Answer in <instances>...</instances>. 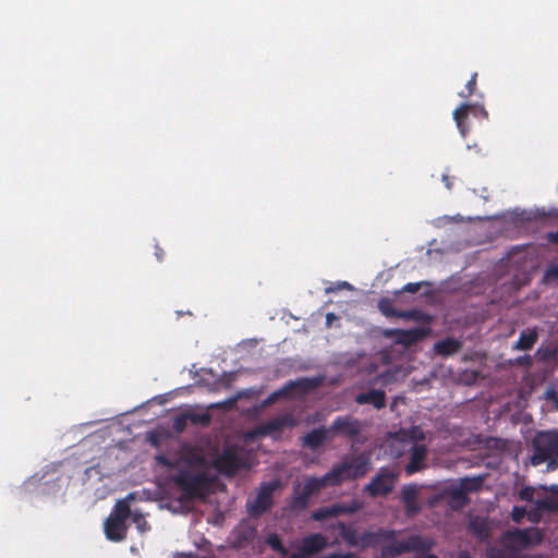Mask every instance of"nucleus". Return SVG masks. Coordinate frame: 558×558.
Returning a JSON list of instances; mask_svg holds the SVG:
<instances>
[{"mask_svg":"<svg viewBox=\"0 0 558 558\" xmlns=\"http://www.w3.org/2000/svg\"><path fill=\"white\" fill-rule=\"evenodd\" d=\"M399 531L379 527L376 531H365L361 535V548H375L381 546V556L385 558L399 557L405 553H428L434 542L429 537L410 535L403 541H395Z\"/></svg>","mask_w":558,"mask_h":558,"instance_id":"1","label":"nucleus"},{"mask_svg":"<svg viewBox=\"0 0 558 558\" xmlns=\"http://www.w3.org/2000/svg\"><path fill=\"white\" fill-rule=\"evenodd\" d=\"M371 468V456L367 452H361L351 458H345L341 463L336 464L330 470V475L335 483L340 485L344 481L362 478Z\"/></svg>","mask_w":558,"mask_h":558,"instance_id":"2","label":"nucleus"},{"mask_svg":"<svg viewBox=\"0 0 558 558\" xmlns=\"http://www.w3.org/2000/svg\"><path fill=\"white\" fill-rule=\"evenodd\" d=\"M210 465L218 473L228 477L234 476L241 470L251 466L246 453L234 445L223 447L221 453L211 461Z\"/></svg>","mask_w":558,"mask_h":558,"instance_id":"3","label":"nucleus"},{"mask_svg":"<svg viewBox=\"0 0 558 558\" xmlns=\"http://www.w3.org/2000/svg\"><path fill=\"white\" fill-rule=\"evenodd\" d=\"M532 464L558 463V430L541 432L533 440Z\"/></svg>","mask_w":558,"mask_h":558,"instance_id":"4","label":"nucleus"},{"mask_svg":"<svg viewBox=\"0 0 558 558\" xmlns=\"http://www.w3.org/2000/svg\"><path fill=\"white\" fill-rule=\"evenodd\" d=\"M173 482L190 498L202 496L209 485L205 473L193 474L189 470L179 471L173 476Z\"/></svg>","mask_w":558,"mask_h":558,"instance_id":"5","label":"nucleus"},{"mask_svg":"<svg viewBox=\"0 0 558 558\" xmlns=\"http://www.w3.org/2000/svg\"><path fill=\"white\" fill-rule=\"evenodd\" d=\"M399 473L397 471L383 466L364 487V492L372 498L387 496L395 489Z\"/></svg>","mask_w":558,"mask_h":558,"instance_id":"6","label":"nucleus"},{"mask_svg":"<svg viewBox=\"0 0 558 558\" xmlns=\"http://www.w3.org/2000/svg\"><path fill=\"white\" fill-rule=\"evenodd\" d=\"M281 488V482L274 480L263 483L253 501H248L246 507L252 517H259L269 511L274 506V493Z\"/></svg>","mask_w":558,"mask_h":558,"instance_id":"7","label":"nucleus"},{"mask_svg":"<svg viewBox=\"0 0 558 558\" xmlns=\"http://www.w3.org/2000/svg\"><path fill=\"white\" fill-rule=\"evenodd\" d=\"M363 505L353 499L350 502H336L330 506L320 507L312 512L311 518L314 521H323L328 518H336L343 514H353L357 512Z\"/></svg>","mask_w":558,"mask_h":558,"instance_id":"8","label":"nucleus"},{"mask_svg":"<svg viewBox=\"0 0 558 558\" xmlns=\"http://www.w3.org/2000/svg\"><path fill=\"white\" fill-rule=\"evenodd\" d=\"M472 114L475 118L488 119V113L483 106L473 104H462L453 111V119L457 128L463 137L466 136L470 125L469 117Z\"/></svg>","mask_w":558,"mask_h":558,"instance_id":"9","label":"nucleus"},{"mask_svg":"<svg viewBox=\"0 0 558 558\" xmlns=\"http://www.w3.org/2000/svg\"><path fill=\"white\" fill-rule=\"evenodd\" d=\"M509 530L504 532L498 544L488 550L489 558H521L523 549L514 538H508Z\"/></svg>","mask_w":558,"mask_h":558,"instance_id":"10","label":"nucleus"},{"mask_svg":"<svg viewBox=\"0 0 558 558\" xmlns=\"http://www.w3.org/2000/svg\"><path fill=\"white\" fill-rule=\"evenodd\" d=\"M508 538H514L523 549H526L539 545L544 535L538 527L513 529L509 530Z\"/></svg>","mask_w":558,"mask_h":558,"instance_id":"11","label":"nucleus"},{"mask_svg":"<svg viewBox=\"0 0 558 558\" xmlns=\"http://www.w3.org/2000/svg\"><path fill=\"white\" fill-rule=\"evenodd\" d=\"M387 338H392L398 344L410 347L418 342L426 336V331L422 328L403 329H387L384 331Z\"/></svg>","mask_w":558,"mask_h":558,"instance_id":"12","label":"nucleus"},{"mask_svg":"<svg viewBox=\"0 0 558 558\" xmlns=\"http://www.w3.org/2000/svg\"><path fill=\"white\" fill-rule=\"evenodd\" d=\"M256 535V526L248 521H242L232 530L230 538L234 547L242 548L251 544Z\"/></svg>","mask_w":558,"mask_h":558,"instance_id":"13","label":"nucleus"},{"mask_svg":"<svg viewBox=\"0 0 558 558\" xmlns=\"http://www.w3.org/2000/svg\"><path fill=\"white\" fill-rule=\"evenodd\" d=\"M294 425V417L291 414L287 413L283 415L272 417L271 420L260 424L256 428L255 434L259 436H268L274 433L281 432L286 427H293Z\"/></svg>","mask_w":558,"mask_h":558,"instance_id":"14","label":"nucleus"},{"mask_svg":"<svg viewBox=\"0 0 558 558\" xmlns=\"http://www.w3.org/2000/svg\"><path fill=\"white\" fill-rule=\"evenodd\" d=\"M328 546V538L322 533H313L305 536L299 548L303 557H313Z\"/></svg>","mask_w":558,"mask_h":558,"instance_id":"15","label":"nucleus"},{"mask_svg":"<svg viewBox=\"0 0 558 558\" xmlns=\"http://www.w3.org/2000/svg\"><path fill=\"white\" fill-rule=\"evenodd\" d=\"M427 458V448L425 445L414 444L410 449V461L405 465V473L408 475H413L422 470H424Z\"/></svg>","mask_w":558,"mask_h":558,"instance_id":"16","label":"nucleus"},{"mask_svg":"<svg viewBox=\"0 0 558 558\" xmlns=\"http://www.w3.org/2000/svg\"><path fill=\"white\" fill-rule=\"evenodd\" d=\"M361 423L351 416H338L329 427L330 432H338L349 437H355L361 432Z\"/></svg>","mask_w":558,"mask_h":558,"instance_id":"17","label":"nucleus"},{"mask_svg":"<svg viewBox=\"0 0 558 558\" xmlns=\"http://www.w3.org/2000/svg\"><path fill=\"white\" fill-rule=\"evenodd\" d=\"M105 533L108 539L121 542L126 537V521L109 515L105 521Z\"/></svg>","mask_w":558,"mask_h":558,"instance_id":"18","label":"nucleus"},{"mask_svg":"<svg viewBox=\"0 0 558 558\" xmlns=\"http://www.w3.org/2000/svg\"><path fill=\"white\" fill-rule=\"evenodd\" d=\"M326 486H337V484L335 483V478L332 477V475H330V471L327 472L322 477H307L304 482L302 490L310 497H312L313 495L319 493Z\"/></svg>","mask_w":558,"mask_h":558,"instance_id":"19","label":"nucleus"},{"mask_svg":"<svg viewBox=\"0 0 558 558\" xmlns=\"http://www.w3.org/2000/svg\"><path fill=\"white\" fill-rule=\"evenodd\" d=\"M417 494L418 490L414 484L405 485L401 490V501L408 515L416 514L421 510V506L416 500Z\"/></svg>","mask_w":558,"mask_h":558,"instance_id":"20","label":"nucleus"},{"mask_svg":"<svg viewBox=\"0 0 558 558\" xmlns=\"http://www.w3.org/2000/svg\"><path fill=\"white\" fill-rule=\"evenodd\" d=\"M359 404H372L375 409L380 410L386 407V393L379 389H372L367 392L359 393L355 397Z\"/></svg>","mask_w":558,"mask_h":558,"instance_id":"21","label":"nucleus"},{"mask_svg":"<svg viewBox=\"0 0 558 558\" xmlns=\"http://www.w3.org/2000/svg\"><path fill=\"white\" fill-rule=\"evenodd\" d=\"M328 432H329V429H327L325 427H318V428L312 429L310 433H307L306 435L303 436L302 446L310 448L313 451L317 450L319 447H322L326 442Z\"/></svg>","mask_w":558,"mask_h":558,"instance_id":"22","label":"nucleus"},{"mask_svg":"<svg viewBox=\"0 0 558 558\" xmlns=\"http://www.w3.org/2000/svg\"><path fill=\"white\" fill-rule=\"evenodd\" d=\"M333 527L339 531L341 538L349 547H360L361 536H357V531L353 524L338 521Z\"/></svg>","mask_w":558,"mask_h":558,"instance_id":"23","label":"nucleus"},{"mask_svg":"<svg viewBox=\"0 0 558 558\" xmlns=\"http://www.w3.org/2000/svg\"><path fill=\"white\" fill-rule=\"evenodd\" d=\"M462 348V342L454 338H446L435 342L434 352L440 356H451Z\"/></svg>","mask_w":558,"mask_h":558,"instance_id":"24","label":"nucleus"},{"mask_svg":"<svg viewBox=\"0 0 558 558\" xmlns=\"http://www.w3.org/2000/svg\"><path fill=\"white\" fill-rule=\"evenodd\" d=\"M538 340V332L536 328L524 329L513 344L512 349L517 351H529L531 350Z\"/></svg>","mask_w":558,"mask_h":558,"instance_id":"25","label":"nucleus"},{"mask_svg":"<svg viewBox=\"0 0 558 558\" xmlns=\"http://www.w3.org/2000/svg\"><path fill=\"white\" fill-rule=\"evenodd\" d=\"M134 499L133 494H129L126 498L119 500L112 512L110 513L111 517H114L117 519H121L123 521H128L132 517L134 512H132L130 507V500Z\"/></svg>","mask_w":558,"mask_h":558,"instance_id":"26","label":"nucleus"},{"mask_svg":"<svg viewBox=\"0 0 558 558\" xmlns=\"http://www.w3.org/2000/svg\"><path fill=\"white\" fill-rule=\"evenodd\" d=\"M470 531L481 541H488L490 537V529L483 519L475 518L470 521Z\"/></svg>","mask_w":558,"mask_h":558,"instance_id":"27","label":"nucleus"},{"mask_svg":"<svg viewBox=\"0 0 558 558\" xmlns=\"http://www.w3.org/2000/svg\"><path fill=\"white\" fill-rule=\"evenodd\" d=\"M310 496L305 494L302 489H300V486L296 485L293 490V496L290 500V509L292 511H302L307 508Z\"/></svg>","mask_w":558,"mask_h":558,"instance_id":"28","label":"nucleus"},{"mask_svg":"<svg viewBox=\"0 0 558 558\" xmlns=\"http://www.w3.org/2000/svg\"><path fill=\"white\" fill-rule=\"evenodd\" d=\"M448 496L454 508H461L469 504L468 494L460 486L449 489Z\"/></svg>","mask_w":558,"mask_h":558,"instance_id":"29","label":"nucleus"},{"mask_svg":"<svg viewBox=\"0 0 558 558\" xmlns=\"http://www.w3.org/2000/svg\"><path fill=\"white\" fill-rule=\"evenodd\" d=\"M378 308L386 317H404L405 316L404 313L395 308L392 301L388 298H383L379 300Z\"/></svg>","mask_w":558,"mask_h":558,"instance_id":"30","label":"nucleus"},{"mask_svg":"<svg viewBox=\"0 0 558 558\" xmlns=\"http://www.w3.org/2000/svg\"><path fill=\"white\" fill-rule=\"evenodd\" d=\"M483 485V477H464L460 482V487L466 493H474L481 489Z\"/></svg>","mask_w":558,"mask_h":558,"instance_id":"31","label":"nucleus"},{"mask_svg":"<svg viewBox=\"0 0 558 558\" xmlns=\"http://www.w3.org/2000/svg\"><path fill=\"white\" fill-rule=\"evenodd\" d=\"M538 510L554 512L558 510V501L553 497H545L534 501Z\"/></svg>","mask_w":558,"mask_h":558,"instance_id":"32","label":"nucleus"},{"mask_svg":"<svg viewBox=\"0 0 558 558\" xmlns=\"http://www.w3.org/2000/svg\"><path fill=\"white\" fill-rule=\"evenodd\" d=\"M268 545L277 553L286 556L288 554L287 548L283 546L282 541L276 534L270 535L267 539Z\"/></svg>","mask_w":558,"mask_h":558,"instance_id":"33","label":"nucleus"},{"mask_svg":"<svg viewBox=\"0 0 558 558\" xmlns=\"http://www.w3.org/2000/svg\"><path fill=\"white\" fill-rule=\"evenodd\" d=\"M132 521L134 522V524L136 525L137 530L142 533L148 531L150 529L148 522L146 521L145 517L143 513H140V512H134L132 514Z\"/></svg>","mask_w":558,"mask_h":558,"instance_id":"34","label":"nucleus"},{"mask_svg":"<svg viewBox=\"0 0 558 558\" xmlns=\"http://www.w3.org/2000/svg\"><path fill=\"white\" fill-rule=\"evenodd\" d=\"M476 84H477V73L474 72L465 85L466 92H461L459 94V96L462 98L471 97L475 93Z\"/></svg>","mask_w":558,"mask_h":558,"instance_id":"35","label":"nucleus"},{"mask_svg":"<svg viewBox=\"0 0 558 558\" xmlns=\"http://www.w3.org/2000/svg\"><path fill=\"white\" fill-rule=\"evenodd\" d=\"M187 418H191L193 422H196V417L194 415H179L173 421V428L175 432H183L186 427Z\"/></svg>","mask_w":558,"mask_h":558,"instance_id":"36","label":"nucleus"},{"mask_svg":"<svg viewBox=\"0 0 558 558\" xmlns=\"http://www.w3.org/2000/svg\"><path fill=\"white\" fill-rule=\"evenodd\" d=\"M294 386H300L301 388H303L304 390H310V389H313L317 386V380L314 379V378H303V379H300L298 383H290L287 387H294Z\"/></svg>","mask_w":558,"mask_h":558,"instance_id":"37","label":"nucleus"},{"mask_svg":"<svg viewBox=\"0 0 558 558\" xmlns=\"http://www.w3.org/2000/svg\"><path fill=\"white\" fill-rule=\"evenodd\" d=\"M526 517L525 507L514 506L511 511V519L514 523H521L523 518Z\"/></svg>","mask_w":558,"mask_h":558,"instance_id":"38","label":"nucleus"},{"mask_svg":"<svg viewBox=\"0 0 558 558\" xmlns=\"http://www.w3.org/2000/svg\"><path fill=\"white\" fill-rule=\"evenodd\" d=\"M535 490L531 486H526L519 492V498L523 501L533 502Z\"/></svg>","mask_w":558,"mask_h":558,"instance_id":"39","label":"nucleus"},{"mask_svg":"<svg viewBox=\"0 0 558 558\" xmlns=\"http://www.w3.org/2000/svg\"><path fill=\"white\" fill-rule=\"evenodd\" d=\"M542 513L543 511L538 510L537 506L534 505L530 511H526V517L531 523L537 524L542 519Z\"/></svg>","mask_w":558,"mask_h":558,"instance_id":"40","label":"nucleus"},{"mask_svg":"<svg viewBox=\"0 0 558 558\" xmlns=\"http://www.w3.org/2000/svg\"><path fill=\"white\" fill-rule=\"evenodd\" d=\"M156 461L158 464L162 465V466H166L168 469H172L175 466V463L170 460L167 456L165 454H158L156 456Z\"/></svg>","mask_w":558,"mask_h":558,"instance_id":"41","label":"nucleus"},{"mask_svg":"<svg viewBox=\"0 0 558 558\" xmlns=\"http://www.w3.org/2000/svg\"><path fill=\"white\" fill-rule=\"evenodd\" d=\"M320 558H357L353 553H331Z\"/></svg>","mask_w":558,"mask_h":558,"instance_id":"42","label":"nucleus"},{"mask_svg":"<svg viewBox=\"0 0 558 558\" xmlns=\"http://www.w3.org/2000/svg\"><path fill=\"white\" fill-rule=\"evenodd\" d=\"M421 282H410L402 288V292L416 293L421 288Z\"/></svg>","mask_w":558,"mask_h":558,"instance_id":"43","label":"nucleus"},{"mask_svg":"<svg viewBox=\"0 0 558 558\" xmlns=\"http://www.w3.org/2000/svg\"><path fill=\"white\" fill-rule=\"evenodd\" d=\"M546 399L551 401L555 405V409L558 411V392L556 390H547L546 391Z\"/></svg>","mask_w":558,"mask_h":558,"instance_id":"44","label":"nucleus"},{"mask_svg":"<svg viewBox=\"0 0 558 558\" xmlns=\"http://www.w3.org/2000/svg\"><path fill=\"white\" fill-rule=\"evenodd\" d=\"M546 276L548 278H558V263L548 267Z\"/></svg>","mask_w":558,"mask_h":558,"instance_id":"45","label":"nucleus"},{"mask_svg":"<svg viewBox=\"0 0 558 558\" xmlns=\"http://www.w3.org/2000/svg\"><path fill=\"white\" fill-rule=\"evenodd\" d=\"M545 238L550 244H558V230L548 232Z\"/></svg>","mask_w":558,"mask_h":558,"instance_id":"46","label":"nucleus"},{"mask_svg":"<svg viewBox=\"0 0 558 558\" xmlns=\"http://www.w3.org/2000/svg\"><path fill=\"white\" fill-rule=\"evenodd\" d=\"M282 393V391H277V392H274L271 393L266 400H265V404H271L272 402H275L278 397Z\"/></svg>","mask_w":558,"mask_h":558,"instance_id":"47","label":"nucleus"},{"mask_svg":"<svg viewBox=\"0 0 558 558\" xmlns=\"http://www.w3.org/2000/svg\"><path fill=\"white\" fill-rule=\"evenodd\" d=\"M156 256H157V258H158L159 260H161V259H162L163 252H162V250H161V248H159V247H157V248H156Z\"/></svg>","mask_w":558,"mask_h":558,"instance_id":"48","label":"nucleus"},{"mask_svg":"<svg viewBox=\"0 0 558 558\" xmlns=\"http://www.w3.org/2000/svg\"><path fill=\"white\" fill-rule=\"evenodd\" d=\"M335 315L332 313H328L326 316L327 324L330 325L331 320L335 319Z\"/></svg>","mask_w":558,"mask_h":558,"instance_id":"49","label":"nucleus"},{"mask_svg":"<svg viewBox=\"0 0 558 558\" xmlns=\"http://www.w3.org/2000/svg\"><path fill=\"white\" fill-rule=\"evenodd\" d=\"M340 288H347V289H351L352 286L345 281L341 282L339 286H338V289Z\"/></svg>","mask_w":558,"mask_h":558,"instance_id":"50","label":"nucleus"},{"mask_svg":"<svg viewBox=\"0 0 558 558\" xmlns=\"http://www.w3.org/2000/svg\"><path fill=\"white\" fill-rule=\"evenodd\" d=\"M444 181H445V183H446V186H447L448 189H451V183H450V181L448 180V177H446V175H445V177H444Z\"/></svg>","mask_w":558,"mask_h":558,"instance_id":"51","label":"nucleus"},{"mask_svg":"<svg viewBox=\"0 0 558 558\" xmlns=\"http://www.w3.org/2000/svg\"><path fill=\"white\" fill-rule=\"evenodd\" d=\"M290 558H306V557H303L302 554L299 551V554H292Z\"/></svg>","mask_w":558,"mask_h":558,"instance_id":"52","label":"nucleus"},{"mask_svg":"<svg viewBox=\"0 0 558 558\" xmlns=\"http://www.w3.org/2000/svg\"><path fill=\"white\" fill-rule=\"evenodd\" d=\"M333 291H335V288L329 287V288H327V289H326V291H325V292H326V293H331V292H333Z\"/></svg>","mask_w":558,"mask_h":558,"instance_id":"53","label":"nucleus"},{"mask_svg":"<svg viewBox=\"0 0 558 558\" xmlns=\"http://www.w3.org/2000/svg\"><path fill=\"white\" fill-rule=\"evenodd\" d=\"M556 466H557V464H549L548 463V469H550V470H554Z\"/></svg>","mask_w":558,"mask_h":558,"instance_id":"54","label":"nucleus"},{"mask_svg":"<svg viewBox=\"0 0 558 558\" xmlns=\"http://www.w3.org/2000/svg\"><path fill=\"white\" fill-rule=\"evenodd\" d=\"M204 421H205L206 423H208V422H209L208 416H205V417H204Z\"/></svg>","mask_w":558,"mask_h":558,"instance_id":"55","label":"nucleus"}]
</instances>
